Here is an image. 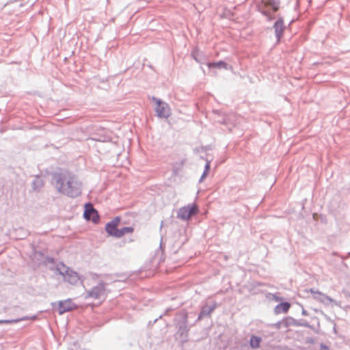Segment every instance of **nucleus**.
I'll use <instances>...</instances> for the list:
<instances>
[{"label": "nucleus", "instance_id": "obj_1", "mask_svg": "<svg viewBox=\"0 0 350 350\" xmlns=\"http://www.w3.org/2000/svg\"><path fill=\"white\" fill-rule=\"evenodd\" d=\"M56 186L59 191L72 198L79 196L81 193L78 183L69 173L58 174Z\"/></svg>", "mask_w": 350, "mask_h": 350}, {"label": "nucleus", "instance_id": "obj_2", "mask_svg": "<svg viewBox=\"0 0 350 350\" xmlns=\"http://www.w3.org/2000/svg\"><path fill=\"white\" fill-rule=\"evenodd\" d=\"M57 270L59 274L64 277L66 281L72 284H76L79 280V276L77 273L72 271L63 263L57 265Z\"/></svg>", "mask_w": 350, "mask_h": 350}, {"label": "nucleus", "instance_id": "obj_3", "mask_svg": "<svg viewBox=\"0 0 350 350\" xmlns=\"http://www.w3.org/2000/svg\"><path fill=\"white\" fill-rule=\"evenodd\" d=\"M190 56L200 65L202 70L205 74L206 70L203 68L202 66L206 65L208 68V64L210 62L208 61V57L206 53L201 51L198 46H196L191 49Z\"/></svg>", "mask_w": 350, "mask_h": 350}, {"label": "nucleus", "instance_id": "obj_4", "mask_svg": "<svg viewBox=\"0 0 350 350\" xmlns=\"http://www.w3.org/2000/svg\"><path fill=\"white\" fill-rule=\"evenodd\" d=\"M198 206L196 204H188L180 208L178 212V217L182 220H188L192 216L198 214Z\"/></svg>", "mask_w": 350, "mask_h": 350}, {"label": "nucleus", "instance_id": "obj_5", "mask_svg": "<svg viewBox=\"0 0 350 350\" xmlns=\"http://www.w3.org/2000/svg\"><path fill=\"white\" fill-rule=\"evenodd\" d=\"M273 28L277 41L280 42L286 29V25H284L282 16H278L277 20L273 23Z\"/></svg>", "mask_w": 350, "mask_h": 350}, {"label": "nucleus", "instance_id": "obj_6", "mask_svg": "<svg viewBox=\"0 0 350 350\" xmlns=\"http://www.w3.org/2000/svg\"><path fill=\"white\" fill-rule=\"evenodd\" d=\"M83 216L86 220H91L94 224H97L99 221L100 218L98 212L94 208L91 203L85 204Z\"/></svg>", "mask_w": 350, "mask_h": 350}, {"label": "nucleus", "instance_id": "obj_7", "mask_svg": "<svg viewBox=\"0 0 350 350\" xmlns=\"http://www.w3.org/2000/svg\"><path fill=\"white\" fill-rule=\"evenodd\" d=\"M120 222V218L117 217L106 224L105 230L109 236L120 238V229L118 228Z\"/></svg>", "mask_w": 350, "mask_h": 350}, {"label": "nucleus", "instance_id": "obj_8", "mask_svg": "<svg viewBox=\"0 0 350 350\" xmlns=\"http://www.w3.org/2000/svg\"><path fill=\"white\" fill-rule=\"evenodd\" d=\"M153 100L157 104L156 112L157 116L160 118H167L170 116V109L168 105L155 98H153Z\"/></svg>", "mask_w": 350, "mask_h": 350}, {"label": "nucleus", "instance_id": "obj_9", "mask_svg": "<svg viewBox=\"0 0 350 350\" xmlns=\"http://www.w3.org/2000/svg\"><path fill=\"white\" fill-rule=\"evenodd\" d=\"M232 70L233 67L232 66L228 64L224 60H219L217 62H210L209 64H208V72H213L215 73V70Z\"/></svg>", "mask_w": 350, "mask_h": 350}, {"label": "nucleus", "instance_id": "obj_10", "mask_svg": "<svg viewBox=\"0 0 350 350\" xmlns=\"http://www.w3.org/2000/svg\"><path fill=\"white\" fill-rule=\"evenodd\" d=\"M105 296V288L103 284H99L88 292V297L93 299H100Z\"/></svg>", "mask_w": 350, "mask_h": 350}, {"label": "nucleus", "instance_id": "obj_11", "mask_svg": "<svg viewBox=\"0 0 350 350\" xmlns=\"http://www.w3.org/2000/svg\"><path fill=\"white\" fill-rule=\"evenodd\" d=\"M75 308V305L70 301H65L64 302L59 303V313L60 314L72 310Z\"/></svg>", "mask_w": 350, "mask_h": 350}, {"label": "nucleus", "instance_id": "obj_12", "mask_svg": "<svg viewBox=\"0 0 350 350\" xmlns=\"http://www.w3.org/2000/svg\"><path fill=\"white\" fill-rule=\"evenodd\" d=\"M265 5L264 6L260 5H256V10L262 15L266 17L267 21L270 22L274 19V16L271 14L269 10H266Z\"/></svg>", "mask_w": 350, "mask_h": 350}, {"label": "nucleus", "instance_id": "obj_13", "mask_svg": "<svg viewBox=\"0 0 350 350\" xmlns=\"http://www.w3.org/2000/svg\"><path fill=\"white\" fill-rule=\"evenodd\" d=\"M265 5L264 6L260 5H256V10L262 15L266 17L267 21L270 22L274 19V16L271 14L269 10H266Z\"/></svg>", "mask_w": 350, "mask_h": 350}, {"label": "nucleus", "instance_id": "obj_14", "mask_svg": "<svg viewBox=\"0 0 350 350\" xmlns=\"http://www.w3.org/2000/svg\"><path fill=\"white\" fill-rule=\"evenodd\" d=\"M265 6L271 7L273 12H276L280 8V0H267L265 2Z\"/></svg>", "mask_w": 350, "mask_h": 350}, {"label": "nucleus", "instance_id": "obj_15", "mask_svg": "<svg viewBox=\"0 0 350 350\" xmlns=\"http://www.w3.org/2000/svg\"><path fill=\"white\" fill-rule=\"evenodd\" d=\"M290 307V304L287 302L281 303L275 307V312L277 313H286L288 311Z\"/></svg>", "mask_w": 350, "mask_h": 350}, {"label": "nucleus", "instance_id": "obj_16", "mask_svg": "<svg viewBox=\"0 0 350 350\" xmlns=\"http://www.w3.org/2000/svg\"><path fill=\"white\" fill-rule=\"evenodd\" d=\"M261 342V338L255 336H252L250 339V345L252 348H258L260 346V343Z\"/></svg>", "mask_w": 350, "mask_h": 350}, {"label": "nucleus", "instance_id": "obj_17", "mask_svg": "<svg viewBox=\"0 0 350 350\" xmlns=\"http://www.w3.org/2000/svg\"><path fill=\"white\" fill-rule=\"evenodd\" d=\"M133 231H134V229L132 227L122 228L120 229V230H119L120 234V237H123L126 234H131L133 232Z\"/></svg>", "mask_w": 350, "mask_h": 350}, {"label": "nucleus", "instance_id": "obj_18", "mask_svg": "<svg viewBox=\"0 0 350 350\" xmlns=\"http://www.w3.org/2000/svg\"><path fill=\"white\" fill-rule=\"evenodd\" d=\"M143 65H144V66H148V68H150L152 70H153L154 72H156L155 68H154V66H153L152 64H144Z\"/></svg>", "mask_w": 350, "mask_h": 350}, {"label": "nucleus", "instance_id": "obj_19", "mask_svg": "<svg viewBox=\"0 0 350 350\" xmlns=\"http://www.w3.org/2000/svg\"><path fill=\"white\" fill-rule=\"evenodd\" d=\"M296 5H299V1L298 0H297V1H296Z\"/></svg>", "mask_w": 350, "mask_h": 350}, {"label": "nucleus", "instance_id": "obj_20", "mask_svg": "<svg viewBox=\"0 0 350 350\" xmlns=\"http://www.w3.org/2000/svg\"><path fill=\"white\" fill-rule=\"evenodd\" d=\"M3 321H0V323H3Z\"/></svg>", "mask_w": 350, "mask_h": 350}]
</instances>
